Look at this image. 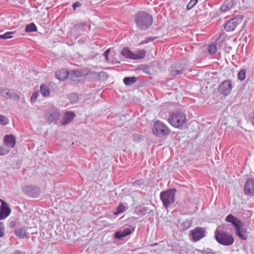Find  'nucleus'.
Masks as SVG:
<instances>
[{
    "label": "nucleus",
    "instance_id": "nucleus-1",
    "mask_svg": "<svg viewBox=\"0 0 254 254\" xmlns=\"http://www.w3.org/2000/svg\"><path fill=\"white\" fill-rule=\"evenodd\" d=\"M135 22L139 29L146 30L151 25L153 18L146 12H139L135 16Z\"/></svg>",
    "mask_w": 254,
    "mask_h": 254
},
{
    "label": "nucleus",
    "instance_id": "nucleus-2",
    "mask_svg": "<svg viewBox=\"0 0 254 254\" xmlns=\"http://www.w3.org/2000/svg\"><path fill=\"white\" fill-rule=\"evenodd\" d=\"M167 121L174 127L179 128L186 123L187 118L183 112L176 111L170 112Z\"/></svg>",
    "mask_w": 254,
    "mask_h": 254
},
{
    "label": "nucleus",
    "instance_id": "nucleus-3",
    "mask_svg": "<svg viewBox=\"0 0 254 254\" xmlns=\"http://www.w3.org/2000/svg\"><path fill=\"white\" fill-rule=\"evenodd\" d=\"M152 132L158 137H162L169 135L170 130L163 122L160 121L155 122L152 127Z\"/></svg>",
    "mask_w": 254,
    "mask_h": 254
},
{
    "label": "nucleus",
    "instance_id": "nucleus-4",
    "mask_svg": "<svg viewBox=\"0 0 254 254\" xmlns=\"http://www.w3.org/2000/svg\"><path fill=\"white\" fill-rule=\"evenodd\" d=\"M176 191L175 189H171L160 193V199L166 208H168L169 206L174 202Z\"/></svg>",
    "mask_w": 254,
    "mask_h": 254
},
{
    "label": "nucleus",
    "instance_id": "nucleus-5",
    "mask_svg": "<svg viewBox=\"0 0 254 254\" xmlns=\"http://www.w3.org/2000/svg\"><path fill=\"white\" fill-rule=\"evenodd\" d=\"M215 236L217 241L223 245L230 246L234 242L232 236L224 231H216Z\"/></svg>",
    "mask_w": 254,
    "mask_h": 254
},
{
    "label": "nucleus",
    "instance_id": "nucleus-6",
    "mask_svg": "<svg viewBox=\"0 0 254 254\" xmlns=\"http://www.w3.org/2000/svg\"><path fill=\"white\" fill-rule=\"evenodd\" d=\"M60 117V112L58 109L51 107L46 111L45 118L47 122L51 123L59 120Z\"/></svg>",
    "mask_w": 254,
    "mask_h": 254
},
{
    "label": "nucleus",
    "instance_id": "nucleus-7",
    "mask_svg": "<svg viewBox=\"0 0 254 254\" xmlns=\"http://www.w3.org/2000/svg\"><path fill=\"white\" fill-rule=\"evenodd\" d=\"M205 231L201 227H196L190 231L192 239L194 242H197L205 236Z\"/></svg>",
    "mask_w": 254,
    "mask_h": 254
},
{
    "label": "nucleus",
    "instance_id": "nucleus-8",
    "mask_svg": "<svg viewBox=\"0 0 254 254\" xmlns=\"http://www.w3.org/2000/svg\"><path fill=\"white\" fill-rule=\"evenodd\" d=\"M244 193L246 195L253 196H254V179L249 178L245 185Z\"/></svg>",
    "mask_w": 254,
    "mask_h": 254
},
{
    "label": "nucleus",
    "instance_id": "nucleus-9",
    "mask_svg": "<svg viewBox=\"0 0 254 254\" xmlns=\"http://www.w3.org/2000/svg\"><path fill=\"white\" fill-rule=\"evenodd\" d=\"M232 88V85L230 80H226L224 81L219 86V92L227 96L230 93Z\"/></svg>",
    "mask_w": 254,
    "mask_h": 254
},
{
    "label": "nucleus",
    "instance_id": "nucleus-10",
    "mask_svg": "<svg viewBox=\"0 0 254 254\" xmlns=\"http://www.w3.org/2000/svg\"><path fill=\"white\" fill-rule=\"evenodd\" d=\"M23 190L25 193L33 197H37L40 192L39 188L34 186H26Z\"/></svg>",
    "mask_w": 254,
    "mask_h": 254
},
{
    "label": "nucleus",
    "instance_id": "nucleus-11",
    "mask_svg": "<svg viewBox=\"0 0 254 254\" xmlns=\"http://www.w3.org/2000/svg\"><path fill=\"white\" fill-rule=\"evenodd\" d=\"M1 206L0 208V220L6 218L10 213L11 209L7 203L0 199Z\"/></svg>",
    "mask_w": 254,
    "mask_h": 254
},
{
    "label": "nucleus",
    "instance_id": "nucleus-12",
    "mask_svg": "<svg viewBox=\"0 0 254 254\" xmlns=\"http://www.w3.org/2000/svg\"><path fill=\"white\" fill-rule=\"evenodd\" d=\"M134 230L133 227L129 226L124 229L117 232L115 234V237L117 239H121L123 237L127 236L132 233Z\"/></svg>",
    "mask_w": 254,
    "mask_h": 254
},
{
    "label": "nucleus",
    "instance_id": "nucleus-13",
    "mask_svg": "<svg viewBox=\"0 0 254 254\" xmlns=\"http://www.w3.org/2000/svg\"><path fill=\"white\" fill-rule=\"evenodd\" d=\"M236 235L243 240H246L248 238L247 229L243 223L237 228L235 229Z\"/></svg>",
    "mask_w": 254,
    "mask_h": 254
},
{
    "label": "nucleus",
    "instance_id": "nucleus-14",
    "mask_svg": "<svg viewBox=\"0 0 254 254\" xmlns=\"http://www.w3.org/2000/svg\"><path fill=\"white\" fill-rule=\"evenodd\" d=\"M240 22L241 20L239 19L232 18L227 21L225 25L224 28L227 31H233Z\"/></svg>",
    "mask_w": 254,
    "mask_h": 254
},
{
    "label": "nucleus",
    "instance_id": "nucleus-15",
    "mask_svg": "<svg viewBox=\"0 0 254 254\" xmlns=\"http://www.w3.org/2000/svg\"><path fill=\"white\" fill-rule=\"evenodd\" d=\"M16 139L12 135H6L4 137L3 143L5 146L10 149L13 148L15 145Z\"/></svg>",
    "mask_w": 254,
    "mask_h": 254
},
{
    "label": "nucleus",
    "instance_id": "nucleus-16",
    "mask_svg": "<svg viewBox=\"0 0 254 254\" xmlns=\"http://www.w3.org/2000/svg\"><path fill=\"white\" fill-rule=\"evenodd\" d=\"M92 76V77L94 79L99 78L102 80H106L108 78V74L104 71H101L100 72L90 71L88 72L86 74V76Z\"/></svg>",
    "mask_w": 254,
    "mask_h": 254
},
{
    "label": "nucleus",
    "instance_id": "nucleus-17",
    "mask_svg": "<svg viewBox=\"0 0 254 254\" xmlns=\"http://www.w3.org/2000/svg\"><path fill=\"white\" fill-rule=\"evenodd\" d=\"M225 220L226 222L231 223L234 227L235 229L243 223V222L238 218L234 216L232 214L228 215L226 217Z\"/></svg>",
    "mask_w": 254,
    "mask_h": 254
},
{
    "label": "nucleus",
    "instance_id": "nucleus-18",
    "mask_svg": "<svg viewBox=\"0 0 254 254\" xmlns=\"http://www.w3.org/2000/svg\"><path fill=\"white\" fill-rule=\"evenodd\" d=\"M0 93L1 95L5 98H11L14 100H18L19 98V96L15 94L13 91L7 89L1 90Z\"/></svg>",
    "mask_w": 254,
    "mask_h": 254
},
{
    "label": "nucleus",
    "instance_id": "nucleus-19",
    "mask_svg": "<svg viewBox=\"0 0 254 254\" xmlns=\"http://www.w3.org/2000/svg\"><path fill=\"white\" fill-rule=\"evenodd\" d=\"M234 4V3L233 0H227L221 5L220 7V11L222 12H225L229 11L233 7Z\"/></svg>",
    "mask_w": 254,
    "mask_h": 254
},
{
    "label": "nucleus",
    "instance_id": "nucleus-20",
    "mask_svg": "<svg viewBox=\"0 0 254 254\" xmlns=\"http://www.w3.org/2000/svg\"><path fill=\"white\" fill-rule=\"evenodd\" d=\"M75 114L72 112H67L61 121V125L64 126L70 123L73 119Z\"/></svg>",
    "mask_w": 254,
    "mask_h": 254
},
{
    "label": "nucleus",
    "instance_id": "nucleus-21",
    "mask_svg": "<svg viewBox=\"0 0 254 254\" xmlns=\"http://www.w3.org/2000/svg\"><path fill=\"white\" fill-rule=\"evenodd\" d=\"M128 205L126 203H120L116 210L114 212L115 215H118L121 213L125 212L128 209Z\"/></svg>",
    "mask_w": 254,
    "mask_h": 254
},
{
    "label": "nucleus",
    "instance_id": "nucleus-22",
    "mask_svg": "<svg viewBox=\"0 0 254 254\" xmlns=\"http://www.w3.org/2000/svg\"><path fill=\"white\" fill-rule=\"evenodd\" d=\"M25 228H18L15 230V235L19 239H23L28 235Z\"/></svg>",
    "mask_w": 254,
    "mask_h": 254
},
{
    "label": "nucleus",
    "instance_id": "nucleus-23",
    "mask_svg": "<svg viewBox=\"0 0 254 254\" xmlns=\"http://www.w3.org/2000/svg\"><path fill=\"white\" fill-rule=\"evenodd\" d=\"M68 76H69V73L64 69L60 70L56 74V77L60 80H64Z\"/></svg>",
    "mask_w": 254,
    "mask_h": 254
},
{
    "label": "nucleus",
    "instance_id": "nucleus-24",
    "mask_svg": "<svg viewBox=\"0 0 254 254\" xmlns=\"http://www.w3.org/2000/svg\"><path fill=\"white\" fill-rule=\"evenodd\" d=\"M146 53L143 50H138L134 53L133 52V60L142 59L145 56Z\"/></svg>",
    "mask_w": 254,
    "mask_h": 254
},
{
    "label": "nucleus",
    "instance_id": "nucleus-25",
    "mask_svg": "<svg viewBox=\"0 0 254 254\" xmlns=\"http://www.w3.org/2000/svg\"><path fill=\"white\" fill-rule=\"evenodd\" d=\"M40 92L43 96L49 97L50 95V90L48 86L45 84H42L40 86Z\"/></svg>",
    "mask_w": 254,
    "mask_h": 254
},
{
    "label": "nucleus",
    "instance_id": "nucleus-26",
    "mask_svg": "<svg viewBox=\"0 0 254 254\" xmlns=\"http://www.w3.org/2000/svg\"><path fill=\"white\" fill-rule=\"evenodd\" d=\"M121 55L126 58L133 60V52L128 48H124L121 51Z\"/></svg>",
    "mask_w": 254,
    "mask_h": 254
},
{
    "label": "nucleus",
    "instance_id": "nucleus-27",
    "mask_svg": "<svg viewBox=\"0 0 254 254\" xmlns=\"http://www.w3.org/2000/svg\"><path fill=\"white\" fill-rule=\"evenodd\" d=\"M136 81L135 77H126L124 78L123 81L126 85H131L134 83Z\"/></svg>",
    "mask_w": 254,
    "mask_h": 254
},
{
    "label": "nucleus",
    "instance_id": "nucleus-28",
    "mask_svg": "<svg viewBox=\"0 0 254 254\" xmlns=\"http://www.w3.org/2000/svg\"><path fill=\"white\" fill-rule=\"evenodd\" d=\"M82 73L78 70H72L69 73V77L71 80H75L74 77H79L81 76Z\"/></svg>",
    "mask_w": 254,
    "mask_h": 254
},
{
    "label": "nucleus",
    "instance_id": "nucleus-29",
    "mask_svg": "<svg viewBox=\"0 0 254 254\" xmlns=\"http://www.w3.org/2000/svg\"><path fill=\"white\" fill-rule=\"evenodd\" d=\"M37 31V27L34 23L28 24L25 27V31L27 32H36Z\"/></svg>",
    "mask_w": 254,
    "mask_h": 254
},
{
    "label": "nucleus",
    "instance_id": "nucleus-30",
    "mask_svg": "<svg viewBox=\"0 0 254 254\" xmlns=\"http://www.w3.org/2000/svg\"><path fill=\"white\" fill-rule=\"evenodd\" d=\"M208 52L210 55L215 54L217 51V48L216 44L214 43H211L208 47Z\"/></svg>",
    "mask_w": 254,
    "mask_h": 254
},
{
    "label": "nucleus",
    "instance_id": "nucleus-31",
    "mask_svg": "<svg viewBox=\"0 0 254 254\" xmlns=\"http://www.w3.org/2000/svg\"><path fill=\"white\" fill-rule=\"evenodd\" d=\"M197 1V0H190L187 5V9L188 10L191 9L196 4Z\"/></svg>",
    "mask_w": 254,
    "mask_h": 254
},
{
    "label": "nucleus",
    "instance_id": "nucleus-32",
    "mask_svg": "<svg viewBox=\"0 0 254 254\" xmlns=\"http://www.w3.org/2000/svg\"><path fill=\"white\" fill-rule=\"evenodd\" d=\"M246 77V71L244 69L241 70L238 74V78L241 81H243Z\"/></svg>",
    "mask_w": 254,
    "mask_h": 254
},
{
    "label": "nucleus",
    "instance_id": "nucleus-33",
    "mask_svg": "<svg viewBox=\"0 0 254 254\" xmlns=\"http://www.w3.org/2000/svg\"><path fill=\"white\" fill-rule=\"evenodd\" d=\"M78 98V95L77 94H71L69 95V99L70 100L71 103H75Z\"/></svg>",
    "mask_w": 254,
    "mask_h": 254
},
{
    "label": "nucleus",
    "instance_id": "nucleus-34",
    "mask_svg": "<svg viewBox=\"0 0 254 254\" xmlns=\"http://www.w3.org/2000/svg\"><path fill=\"white\" fill-rule=\"evenodd\" d=\"M132 139L135 142H139L142 139V136L140 134L135 133L133 135Z\"/></svg>",
    "mask_w": 254,
    "mask_h": 254
},
{
    "label": "nucleus",
    "instance_id": "nucleus-35",
    "mask_svg": "<svg viewBox=\"0 0 254 254\" xmlns=\"http://www.w3.org/2000/svg\"><path fill=\"white\" fill-rule=\"evenodd\" d=\"M8 123V119L3 115H0V124L5 125Z\"/></svg>",
    "mask_w": 254,
    "mask_h": 254
},
{
    "label": "nucleus",
    "instance_id": "nucleus-36",
    "mask_svg": "<svg viewBox=\"0 0 254 254\" xmlns=\"http://www.w3.org/2000/svg\"><path fill=\"white\" fill-rule=\"evenodd\" d=\"M154 39H155V37H148L147 39H146L145 40H143V41L140 42L139 44V45H143L144 44H147L149 42H151L153 41Z\"/></svg>",
    "mask_w": 254,
    "mask_h": 254
},
{
    "label": "nucleus",
    "instance_id": "nucleus-37",
    "mask_svg": "<svg viewBox=\"0 0 254 254\" xmlns=\"http://www.w3.org/2000/svg\"><path fill=\"white\" fill-rule=\"evenodd\" d=\"M9 148H1L0 149V155H4L7 154L10 151Z\"/></svg>",
    "mask_w": 254,
    "mask_h": 254
},
{
    "label": "nucleus",
    "instance_id": "nucleus-38",
    "mask_svg": "<svg viewBox=\"0 0 254 254\" xmlns=\"http://www.w3.org/2000/svg\"><path fill=\"white\" fill-rule=\"evenodd\" d=\"M4 227L3 223L0 222V238L4 235Z\"/></svg>",
    "mask_w": 254,
    "mask_h": 254
},
{
    "label": "nucleus",
    "instance_id": "nucleus-39",
    "mask_svg": "<svg viewBox=\"0 0 254 254\" xmlns=\"http://www.w3.org/2000/svg\"><path fill=\"white\" fill-rule=\"evenodd\" d=\"M38 96V92H34L31 97V102H35Z\"/></svg>",
    "mask_w": 254,
    "mask_h": 254
},
{
    "label": "nucleus",
    "instance_id": "nucleus-40",
    "mask_svg": "<svg viewBox=\"0 0 254 254\" xmlns=\"http://www.w3.org/2000/svg\"><path fill=\"white\" fill-rule=\"evenodd\" d=\"M182 73V70L172 69L171 73L173 75H178Z\"/></svg>",
    "mask_w": 254,
    "mask_h": 254
},
{
    "label": "nucleus",
    "instance_id": "nucleus-41",
    "mask_svg": "<svg viewBox=\"0 0 254 254\" xmlns=\"http://www.w3.org/2000/svg\"><path fill=\"white\" fill-rule=\"evenodd\" d=\"M12 34V32H6L5 34H4V39H7L11 38L12 37L11 35Z\"/></svg>",
    "mask_w": 254,
    "mask_h": 254
},
{
    "label": "nucleus",
    "instance_id": "nucleus-42",
    "mask_svg": "<svg viewBox=\"0 0 254 254\" xmlns=\"http://www.w3.org/2000/svg\"><path fill=\"white\" fill-rule=\"evenodd\" d=\"M110 52V49H107L104 53V56L105 57L106 59L108 61V55Z\"/></svg>",
    "mask_w": 254,
    "mask_h": 254
},
{
    "label": "nucleus",
    "instance_id": "nucleus-43",
    "mask_svg": "<svg viewBox=\"0 0 254 254\" xmlns=\"http://www.w3.org/2000/svg\"><path fill=\"white\" fill-rule=\"evenodd\" d=\"M80 3L79 2H76L73 3L72 4V7L74 10H75L76 7H79L80 6Z\"/></svg>",
    "mask_w": 254,
    "mask_h": 254
},
{
    "label": "nucleus",
    "instance_id": "nucleus-44",
    "mask_svg": "<svg viewBox=\"0 0 254 254\" xmlns=\"http://www.w3.org/2000/svg\"><path fill=\"white\" fill-rule=\"evenodd\" d=\"M12 254H25L23 252L19 250L15 251Z\"/></svg>",
    "mask_w": 254,
    "mask_h": 254
},
{
    "label": "nucleus",
    "instance_id": "nucleus-45",
    "mask_svg": "<svg viewBox=\"0 0 254 254\" xmlns=\"http://www.w3.org/2000/svg\"><path fill=\"white\" fill-rule=\"evenodd\" d=\"M135 183L136 184L139 185V184H142V182L141 180H139V181H137L135 182Z\"/></svg>",
    "mask_w": 254,
    "mask_h": 254
},
{
    "label": "nucleus",
    "instance_id": "nucleus-46",
    "mask_svg": "<svg viewBox=\"0 0 254 254\" xmlns=\"http://www.w3.org/2000/svg\"><path fill=\"white\" fill-rule=\"evenodd\" d=\"M252 122L254 126V113L253 114V117H252Z\"/></svg>",
    "mask_w": 254,
    "mask_h": 254
},
{
    "label": "nucleus",
    "instance_id": "nucleus-47",
    "mask_svg": "<svg viewBox=\"0 0 254 254\" xmlns=\"http://www.w3.org/2000/svg\"><path fill=\"white\" fill-rule=\"evenodd\" d=\"M0 39H4V34L0 35Z\"/></svg>",
    "mask_w": 254,
    "mask_h": 254
},
{
    "label": "nucleus",
    "instance_id": "nucleus-48",
    "mask_svg": "<svg viewBox=\"0 0 254 254\" xmlns=\"http://www.w3.org/2000/svg\"><path fill=\"white\" fill-rule=\"evenodd\" d=\"M206 254H214L212 252H208Z\"/></svg>",
    "mask_w": 254,
    "mask_h": 254
}]
</instances>
